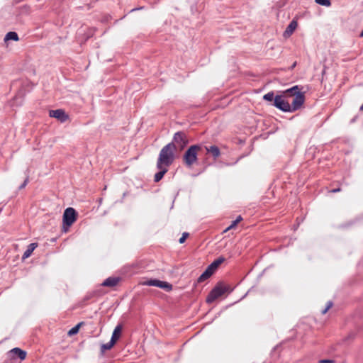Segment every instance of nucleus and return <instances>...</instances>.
Listing matches in <instances>:
<instances>
[{"instance_id": "19", "label": "nucleus", "mask_w": 363, "mask_h": 363, "mask_svg": "<svg viewBox=\"0 0 363 363\" xmlns=\"http://www.w3.org/2000/svg\"><path fill=\"white\" fill-rule=\"evenodd\" d=\"M274 94L273 91L268 92L263 96L264 100L267 101H274Z\"/></svg>"}, {"instance_id": "18", "label": "nucleus", "mask_w": 363, "mask_h": 363, "mask_svg": "<svg viewBox=\"0 0 363 363\" xmlns=\"http://www.w3.org/2000/svg\"><path fill=\"white\" fill-rule=\"evenodd\" d=\"M115 344L112 340H110L108 343L103 344L101 347V352L104 353L105 351L111 350Z\"/></svg>"}, {"instance_id": "24", "label": "nucleus", "mask_w": 363, "mask_h": 363, "mask_svg": "<svg viewBox=\"0 0 363 363\" xmlns=\"http://www.w3.org/2000/svg\"><path fill=\"white\" fill-rule=\"evenodd\" d=\"M208 278H209V277L203 272L201 274V276L198 278V282H203Z\"/></svg>"}, {"instance_id": "17", "label": "nucleus", "mask_w": 363, "mask_h": 363, "mask_svg": "<svg viewBox=\"0 0 363 363\" xmlns=\"http://www.w3.org/2000/svg\"><path fill=\"white\" fill-rule=\"evenodd\" d=\"M224 261V258L223 257H219L218 259L214 260L210 265L209 267H211V269H213L214 271L218 268V267L221 264L223 263Z\"/></svg>"}, {"instance_id": "33", "label": "nucleus", "mask_w": 363, "mask_h": 363, "mask_svg": "<svg viewBox=\"0 0 363 363\" xmlns=\"http://www.w3.org/2000/svg\"><path fill=\"white\" fill-rule=\"evenodd\" d=\"M138 9H133L131 10V11H134L138 10Z\"/></svg>"}, {"instance_id": "4", "label": "nucleus", "mask_w": 363, "mask_h": 363, "mask_svg": "<svg viewBox=\"0 0 363 363\" xmlns=\"http://www.w3.org/2000/svg\"><path fill=\"white\" fill-rule=\"evenodd\" d=\"M189 143V140L186 134L184 131H178L174 133L172 141L169 144L173 145L174 150H183Z\"/></svg>"}, {"instance_id": "1", "label": "nucleus", "mask_w": 363, "mask_h": 363, "mask_svg": "<svg viewBox=\"0 0 363 363\" xmlns=\"http://www.w3.org/2000/svg\"><path fill=\"white\" fill-rule=\"evenodd\" d=\"M298 86L296 85L277 95L273 105L284 112H294L299 109L304 103L305 96Z\"/></svg>"}, {"instance_id": "23", "label": "nucleus", "mask_w": 363, "mask_h": 363, "mask_svg": "<svg viewBox=\"0 0 363 363\" xmlns=\"http://www.w3.org/2000/svg\"><path fill=\"white\" fill-rule=\"evenodd\" d=\"M208 278H209V277L203 272L201 274V276L198 278V282H203Z\"/></svg>"}, {"instance_id": "14", "label": "nucleus", "mask_w": 363, "mask_h": 363, "mask_svg": "<svg viewBox=\"0 0 363 363\" xmlns=\"http://www.w3.org/2000/svg\"><path fill=\"white\" fill-rule=\"evenodd\" d=\"M297 27V23L295 21H292L287 26L284 31V36L291 35Z\"/></svg>"}, {"instance_id": "13", "label": "nucleus", "mask_w": 363, "mask_h": 363, "mask_svg": "<svg viewBox=\"0 0 363 363\" xmlns=\"http://www.w3.org/2000/svg\"><path fill=\"white\" fill-rule=\"evenodd\" d=\"M121 331L122 326L121 325H118L113 332L111 340L116 343L121 336Z\"/></svg>"}, {"instance_id": "21", "label": "nucleus", "mask_w": 363, "mask_h": 363, "mask_svg": "<svg viewBox=\"0 0 363 363\" xmlns=\"http://www.w3.org/2000/svg\"><path fill=\"white\" fill-rule=\"evenodd\" d=\"M315 3L319 5L329 6H330V0H315Z\"/></svg>"}, {"instance_id": "5", "label": "nucleus", "mask_w": 363, "mask_h": 363, "mask_svg": "<svg viewBox=\"0 0 363 363\" xmlns=\"http://www.w3.org/2000/svg\"><path fill=\"white\" fill-rule=\"evenodd\" d=\"M229 291L230 287L228 286L219 283L211 291L206 298V302L208 303H213L218 298Z\"/></svg>"}, {"instance_id": "29", "label": "nucleus", "mask_w": 363, "mask_h": 363, "mask_svg": "<svg viewBox=\"0 0 363 363\" xmlns=\"http://www.w3.org/2000/svg\"><path fill=\"white\" fill-rule=\"evenodd\" d=\"M28 182V179L27 178V179L24 181V182H23V183L20 186V189H23V188H24V187L27 185Z\"/></svg>"}, {"instance_id": "6", "label": "nucleus", "mask_w": 363, "mask_h": 363, "mask_svg": "<svg viewBox=\"0 0 363 363\" xmlns=\"http://www.w3.org/2000/svg\"><path fill=\"white\" fill-rule=\"evenodd\" d=\"M76 218V211L73 208H67L63 214V224L67 227H69L74 223Z\"/></svg>"}, {"instance_id": "10", "label": "nucleus", "mask_w": 363, "mask_h": 363, "mask_svg": "<svg viewBox=\"0 0 363 363\" xmlns=\"http://www.w3.org/2000/svg\"><path fill=\"white\" fill-rule=\"evenodd\" d=\"M206 150L208 153L212 155L214 159L218 158L220 155L219 148L216 145L206 147Z\"/></svg>"}, {"instance_id": "22", "label": "nucleus", "mask_w": 363, "mask_h": 363, "mask_svg": "<svg viewBox=\"0 0 363 363\" xmlns=\"http://www.w3.org/2000/svg\"><path fill=\"white\" fill-rule=\"evenodd\" d=\"M79 325L80 324H78L77 325L73 327L69 332H68V334L69 335H74L76 333H78L79 331Z\"/></svg>"}, {"instance_id": "15", "label": "nucleus", "mask_w": 363, "mask_h": 363, "mask_svg": "<svg viewBox=\"0 0 363 363\" xmlns=\"http://www.w3.org/2000/svg\"><path fill=\"white\" fill-rule=\"evenodd\" d=\"M38 245L37 243H30L28 246L26 250L24 252L23 255V259H26L29 257L34 250L37 247Z\"/></svg>"}, {"instance_id": "26", "label": "nucleus", "mask_w": 363, "mask_h": 363, "mask_svg": "<svg viewBox=\"0 0 363 363\" xmlns=\"http://www.w3.org/2000/svg\"><path fill=\"white\" fill-rule=\"evenodd\" d=\"M188 236H189V233H184L182 234V236L179 240V243H181V244L184 243Z\"/></svg>"}, {"instance_id": "27", "label": "nucleus", "mask_w": 363, "mask_h": 363, "mask_svg": "<svg viewBox=\"0 0 363 363\" xmlns=\"http://www.w3.org/2000/svg\"><path fill=\"white\" fill-rule=\"evenodd\" d=\"M333 306V303L331 301H328L327 306L325 309L322 311V314H325L327 311Z\"/></svg>"}, {"instance_id": "2", "label": "nucleus", "mask_w": 363, "mask_h": 363, "mask_svg": "<svg viewBox=\"0 0 363 363\" xmlns=\"http://www.w3.org/2000/svg\"><path fill=\"white\" fill-rule=\"evenodd\" d=\"M174 152L173 145L167 144L164 146L159 154L157 161V168L162 167H169L174 161Z\"/></svg>"}, {"instance_id": "25", "label": "nucleus", "mask_w": 363, "mask_h": 363, "mask_svg": "<svg viewBox=\"0 0 363 363\" xmlns=\"http://www.w3.org/2000/svg\"><path fill=\"white\" fill-rule=\"evenodd\" d=\"M213 272H214V270L213 269H211V267L209 266L203 272V273H205L209 277L213 274Z\"/></svg>"}, {"instance_id": "8", "label": "nucleus", "mask_w": 363, "mask_h": 363, "mask_svg": "<svg viewBox=\"0 0 363 363\" xmlns=\"http://www.w3.org/2000/svg\"><path fill=\"white\" fill-rule=\"evenodd\" d=\"M49 116L52 118H57L60 122H65L68 119V115L62 109L50 110Z\"/></svg>"}, {"instance_id": "12", "label": "nucleus", "mask_w": 363, "mask_h": 363, "mask_svg": "<svg viewBox=\"0 0 363 363\" xmlns=\"http://www.w3.org/2000/svg\"><path fill=\"white\" fill-rule=\"evenodd\" d=\"M159 172L155 174L154 180L155 182H158L160 181L164 175L167 172L168 168L166 167H162L160 168H157Z\"/></svg>"}, {"instance_id": "20", "label": "nucleus", "mask_w": 363, "mask_h": 363, "mask_svg": "<svg viewBox=\"0 0 363 363\" xmlns=\"http://www.w3.org/2000/svg\"><path fill=\"white\" fill-rule=\"evenodd\" d=\"M242 220V217L239 216L235 220L232 222V223L226 228L225 231H228L233 228H235L237 224Z\"/></svg>"}, {"instance_id": "32", "label": "nucleus", "mask_w": 363, "mask_h": 363, "mask_svg": "<svg viewBox=\"0 0 363 363\" xmlns=\"http://www.w3.org/2000/svg\"><path fill=\"white\" fill-rule=\"evenodd\" d=\"M360 110H361V111H363V104L361 106V107H360Z\"/></svg>"}, {"instance_id": "11", "label": "nucleus", "mask_w": 363, "mask_h": 363, "mask_svg": "<svg viewBox=\"0 0 363 363\" xmlns=\"http://www.w3.org/2000/svg\"><path fill=\"white\" fill-rule=\"evenodd\" d=\"M11 353L17 356L21 360H23L26 357V352L18 347H15L10 351Z\"/></svg>"}, {"instance_id": "3", "label": "nucleus", "mask_w": 363, "mask_h": 363, "mask_svg": "<svg viewBox=\"0 0 363 363\" xmlns=\"http://www.w3.org/2000/svg\"><path fill=\"white\" fill-rule=\"evenodd\" d=\"M201 147L199 145L190 146L183 156V161L185 165L191 167L198 160V152L201 150Z\"/></svg>"}, {"instance_id": "7", "label": "nucleus", "mask_w": 363, "mask_h": 363, "mask_svg": "<svg viewBox=\"0 0 363 363\" xmlns=\"http://www.w3.org/2000/svg\"><path fill=\"white\" fill-rule=\"evenodd\" d=\"M147 286H157L160 289L169 291L172 289V285L167 281H160L158 279H150L144 283Z\"/></svg>"}, {"instance_id": "16", "label": "nucleus", "mask_w": 363, "mask_h": 363, "mask_svg": "<svg viewBox=\"0 0 363 363\" xmlns=\"http://www.w3.org/2000/svg\"><path fill=\"white\" fill-rule=\"evenodd\" d=\"M4 40L6 41L9 40H13L17 41L18 40V36L16 32L11 31V32H9L6 35Z\"/></svg>"}, {"instance_id": "31", "label": "nucleus", "mask_w": 363, "mask_h": 363, "mask_svg": "<svg viewBox=\"0 0 363 363\" xmlns=\"http://www.w3.org/2000/svg\"><path fill=\"white\" fill-rule=\"evenodd\" d=\"M360 37H363V30H362V32L360 33Z\"/></svg>"}, {"instance_id": "9", "label": "nucleus", "mask_w": 363, "mask_h": 363, "mask_svg": "<svg viewBox=\"0 0 363 363\" xmlns=\"http://www.w3.org/2000/svg\"><path fill=\"white\" fill-rule=\"evenodd\" d=\"M120 279L118 277H108L106 279L104 282L101 284L104 286H108V287H113L118 284L119 282Z\"/></svg>"}, {"instance_id": "30", "label": "nucleus", "mask_w": 363, "mask_h": 363, "mask_svg": "<svg viewBox=\"0 0 363 363\" xmlns=\"http://www.w3.org/2000/svg\"><path fill=\"white\" fill-rule=\"evenodd\" d=\"M340 190V189H335L331 190V192L335 193V192L339 191Z\"/></svg>"}, {"instance_id": "28", "label": "nucleus", "mask_w": 363, "mask_h": 363, "mask_svg": "<svg viewBox=\"0 0 363 363\" xmlns=\"http://www.w3.org/2000/svg\"><path fill=\"white\" fill-rule=\"evenodd\" d=\"M333 361L331 359H321L319 361V363H333Z\"/></svg>"}]
</instances>
